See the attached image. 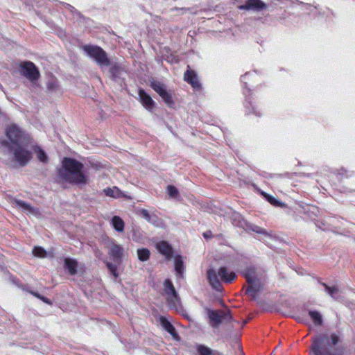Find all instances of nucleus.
I'll list each match as a JSON object with an SVG mask.
<instances>
[{
	"mask_svg": "<svg viewBox=\"0 0 355 355\" xmlns=\"http://www.w3.org/2000/svg\"><path fill=\"white\" fill-rule=\"evenodd\" d=\"M157 249L158 251L165 256L166 259H170L172 255V248L166 241H160L157 243Z\"/></svg>",
	"mask_w": 355,
	"mask_h": 355,
	"instance_id": "17",
	"label": "nucleus"
},
{
	"mask_svg": "<svg viewBox=\"0 0 355 355\" xmlns=\"http://www.w3.org/2000/svg\"><path fill=\"white\" fill-rule=\"evenodd\" d=\"M21 73L31 81L37 80L40 73L35 64L31 62H24L21 64Z\"/></svg>",
	"mask_w": 355,
	"mask_h": 355,
	"instance_id": "10",
	"label": "nucleus"
},
{
	"mask_svg": "<svg viewBox=\"0 0 355 355\" xmlns=\"http://www.w3.org/2000/svg\"><path fill=\"white\" fill-rule=\"evenodd\" d=\"M47 87L49 90L55 91L58 88V82L54 79H51L47 83Z\"/></svg>",
	"mask_w": 355,
	"mask_h": 355,
	"instance_id": "32",
	"label": "nucleus"
},
{
	"mask_svg": "<svg viewBox=\"0 0 355 355\" xmlns=\"http://www.w3.org/2000/svg\"><path fill=\"white\" fill-rule=\"evenodd\" d=\"M33 254L35 257L39 258H45L47 257V252L42 247L36 246L33 249Z\"/></svg>",
	"mask_w": 355,
	"mask_h": 355,
	"instance_id": "29",
	"label": "nucleus"
},
{
	"mask_svg": "<svg viewBox=\"0 0 355 355\" xmlns=\"http://www.w3.org/2000/svg\"><path fill=\"white\" fill-rule=\"evenodd\" d=\"M175 10H177L180 15H183L184 13H186L187 11H189V8H175Z\"/></svg>",
	"mask_w": 355,
	"mask_h": 355,
	"instance_id": "37",
	"label": "nucleus"
},
{
	"mask_svg": "<svg viewBox=\"0 0 355 355\" xmlns=\"http://www.w3.org/2000/svg\"><path fill=\"white\" fill-rule=\"evenodd\" d=\"M309 315L315 326H320L323 320L321 313L317 311H309Z\"/></svg>",
	"mask_w": 355,
	"mask_h": 355,
	"instance_id": "24",
	"label": "nucleus"
},
{
	"mask_svg": "<svg viewBox=\"0 0 355 355\" xmlns=\"http://www.w3.org/2000/svg\"><path fill=\"white\" fill-rule=\"evenodd\" d=\"M65 8L67 10L70 11L72 13H74L76 12L77 14V15H80V13L77 12V10L75 9L74 7H73L72 6L69 5V4H66L65 6Z\"/></svg>",
	"mask_w": 355,
	"mask_h": 355,
	"instance_id": "36",
	"label": "nucleus"
},
{
	"mask_svg": "<svg viewBox=\"0 0 355 355\" xmlns=\"http://www.w3.org/2000/svg\"><path fill=\"white\" fill-rule=\"evenodd\" d=\"M87 56L93 59L100 67H107L110 62L106 53L101 47L95 45H85L83 46Z\"/></svg>",
	"mask_w": 355,
	"mask_h": 355,
	"instance_id": "5",
	"label": "nucleus"
},
{
	"mask_svg": "<svg viewBox=\"0 0 355 355\" xmlns=\"http://www.w3.org/2000/svg\"><path fill=\"white\" fill-rule=\"evenodd\" d=\"M184 79L189 83L194 89L200 88V83L198 80L197 75L193 71L187 70L184 75Z\"/></svg>",
	"mask_w": 355,
	"mask_h": 355,
	"instance_id": "15",
	"label": "nucleus"
},
{
	"mask_svg": "<svg viewBox=\"0 0 355 355\" xmlns=\"http://www.w3.org/2000/svg\"><path fill=\"white\" fill-rule=\"evenodd\" d=\"M246 280L249 284L246 293L253 298H256L258 293L262 289V285L259 279L254 275V272H248L244 274Z\"/></svg>",
	"mask_w": 355,
	"mask_h": 355,
	"instance_id": "7",
	"label": "nucleus"
},
{
	"mask_svg": "<svg viewBox=\"0 0 355 355\" xmlns=\"http://www.w3.org/2000/svg\"><path fill=\"white\" fill-rule=\"evenodd\" d=\"M14 205L15 207L21 209L22 211H26L28 214H37V210L32 207L30 205L26 203L25 202L21 200H15L14 201Z\"/></svg>",
	"mask_w": 355,
	"mask_h": 355,
	"instance_id": "18",
	"label": "nucleus"
},
{
	"mask_svg": "<svg viewBox=\"0 0 355 355\" xmlns=\"http://www.w3.org/2000/svg\"><path fill=\"white\" fill-rule=\"evenodd\" d=\"M104 191L106 196L115 198L124 196L122 191L116 187L106 189L104 190Z\"/></svg>",
	"mask_w": 355,
	"mask_h": 355,
	"instance_id": "25",
	"label": "nucleus"
},
{
	"mask_svg": "<svg viewBox=\"0 0 355 355\" xmlns=\"http://www.w3.org/2000/svg\"><path fill=\"white\" fill-rule=\"evenodd\" d=\"M340 336L336 333H324L312 339L311 350L315 355H336Z\"/></svg>",
	"mask_w": 355,
	"mask_h": 355,
	"instance_id": "3",
	"label": "nucleus"
},
{
	"mask_svg": "<svg viewBox=\"0 0 355 355\" xmlns=\"http://www.w3.org/2000/svg\"><path fill=\"white\" fill-rule=\"evenodd\" d=\"M150 86L162 97L167 105L171 107L173 105L171 95L166 91L164 84L154 80L151 81Z\"/></svg>",
	"mask_w": 355,
	"mask_h": 355,
	"instance_id": "9",
	"label": "nucleus"
},
{
	"mask_svg": "<svg viewBox=\"0 0 355 355\" xmlns=\"http://www.w3.org/2000/svg\"><path fill=\"white\" fill-rule=\"evenodd\" d=\"M196 348L198 355H219L218 352L204 345H197Z\"/></svg>",
	"mask_w": 355,
	"mask_h": 355,
	"instance_id": "22",
	"label": "nucleus"
},
{
	"mask_svg": "<svg viewBox=\"0 0 355 355\" xmlns=\"http://www.w3.org/2000/svg\"><path fill=\"white\" fill-rule=\"evenodd\" d=\"M261 194L264 196L268 202H269L271 205L276 207H284L285 204L282 201L276 199L275 197L267 194L265 192H262Z\"/></svg>",
	"mask_w": 355,
	"mask_h": 355,
	"instance_id": "27",
	"label": "nucleus"
},
{
	"mask_svg": "<svg viewBox=\"0 0 355 355\" xmlns=\"http://www.w3.org/2000/svg\"><path fill=\"white\" fill-rule=\"evenodd\" d=\"M83 169V164L80 162L71 158H64L62 163V168L59 171V176L69 183L85 184L88 182V178Z\"/></svg>",
	"mask_w": 355,
	"mask_h": 355,
	"instance_id": "2",
	"label": "nucleus"
},
{
	"mask_svg": "<svg viewBox=\"0 0 355 355\" xmlns=\"http://www.w3.org/2000/svg\"><path fill=\"white\" fill-rule=\"evenodd\" d=\"M141 215L143 218H144L147 221L152 223L151 216L148 211L146 209H142L141 211Z\"/></svg>",
	"mask_w": 355,
	"mask_h": 355,
	"instance_id": "35",
	"label": "nucleus"
},
{
	"mask_svg": "<svg viewBox=\"0 0 355 355\" xmlns=\"http://www.w3.org/2000/svg\"><path fill=\"white\" fill-rule=\"evenodd\" d=\"M7 139L1 141V149L8 158L6 163L10 166H26L31 159V153L25 146L29 141L28 134L15 123L8 124L5 128Z\"/></svg>",
	"mask_w": 355,
	"mask_h": 355,
	"instance_id": "1",
	"label": "nucleus"
},
{
	"mask_svg": "<svg viewBox=\"0 0 355 355\" xmlns=\"http://www.w3.org/2000/svg\"><path fill=\"white\" fill-rule=\"evenodd\" d=\"M266 7L264 3L260 0H248L244 5L240 6L241 10H260Z\"/></svg>",
	"mask_w": 355,
	"mask_h": 355,
	"instance_id": "14",
	"label": "nucleus"
},
{
	"mask_svg": "<svg viewBox=\"0 0 355 355\" xmlns=\"http://www.w3.org/2000/svg\"><path fill=\"white\" fill-rule=\"evenodd\" d=\"M210 235H211V232H205L203 234L204 237L206 239L209 238Z\"/></svg>",
	"mask_w": 355,
	"mask_h": 355,
	"instance_id": "39",
	"label": "nucleus"
},
{
	"mask_svg": "<svg viewBox=\"0 0 355 355\" xmlns=\"http://www.w3.org/2000/svg\"><path fill=\"white\" fill-rule=\"evenodd\" d=\"M32 295H33L34 296H35L36 297L40 299L41 300H42L44 302L48 304H51V301L47 299L46 297H44V296H42L41 295H40L39 293H35V292H33V291H31L30 292Z\"/></svg>",
	"mask_w": 355,
	"mask_h": 355,
	"instance_id": "34",
	"label": "nucleus"
},
{
	"mask_svg": "<svg viewBox=\"0 0 355 355\" xmlns=\"http://www.w3.org/2000/svg\"><path fill=\"white\" fill-rule=\"evenodd\" d=\"M235 217L240 218V217H241V216H240L239 214H235Z\"/></svg>",
	"mask_w": 355,
	"mask_h": 355,
	"instance_id": "40",
	"label": "nucleus"
},
{
	"mask_svg": "<svg viewBox=\"0 0 355 355\" xmlns=\"http://www.w3.org/2000/svg\"><path fill=\"white\" fill-rule=\"evenodd\" d=\"M243 224L246 225L247 227H248L250 230L259 234H263L266 236H270V235L266 232V230L254 224H248L245 221H239L236 225L243 227Z\"/></svg>",
	"mask_w": 355,
	"mask_h": 355,
	"instance_id": "21",
	"label": "nucleus"
},
{
	"mask_svg": "<svg viewBox=\"0 0 355 355\" xmlns=\"http://www.w3.org/2000/svg\"><path fill=\"white\" fill-rule=\"evenodd\" d=\"M243 94L245 96V107L247 113H252L257 116H261L262 114L261 109L259 105L255 104V102H252L251 98L249 97L250 95V90L248 89L243 92Z\"/></svg>",
	"mask_w": 355,
	"mask_h": 355,
	"instance_id": "11",
	"label": "nucleus"
},
{
	"mask_svg": "<svg viewBox=\"0 0 355 355\" xmlns=\"http://www.w3.org/2000/svg\"><path fill=\"white\" fill-rule=\"evenodd\" d=\"M112 225L118 232H123L124 222L119 216H115L112 218Z\"/></svg>",
	"mask_w": 355,
	"mask_h": 355,
	"instance_id": "23",
	"label": "nucleus"
},
{
	"mask_svg": "<svg viewBox=\"0 0 355 355\" xmlns=\"http://www.w3.org/2000/svg\"><path fill=\"white\" fill-rule=\"evenodd\" d=\"M77 267L78 263L75 259L71 258H66L64 259V268L70 275H73L76 273Z\"/></svg>",
	"mask_w": 355,
	"mask_h": 355,
	"instance_id": "20",
	"label": "nucleus"
},
{
	"mask_svg": "<svg viewBox=\"0 0 355 355\" xmlns=\"http://www.w3.org/2000/svg\"><path fill=\"white\" fill-rule=\"evenodd\" d=\"M138 258L141 261H146L149 259L150 252L146 248H141L137 250Z\"/></svg>",
	"mask_w": 355,
	"mask_h": 355,
	"instance_id": "28",
	"label": "nucleus"
},
{
	"mask_svg": "<svg viewBox=\"0 0 355 355\" xmlns=\"http://www.w3.org/2000/svg\"><path fill=\"white\" fill-rule=\"evenodd\" d=\"M207 315L209 318L212 327L217 328L223 322H227L231 320L229 311L207 310Z\"/></svg>",
	"mask_w": 355,
	"mask_h": 355,
	"instance_id": "6",
	"label": "nucleus"
},
{
	"mask_svg": "<svg viewBox=\"0 0 355 355\" xmlns=\"http://www.w3.org/2000/svg\"><path fill=\"white\" fill-rule=\"evenodd\" d=\"M175 270L178 275L182 276L184 272V263L181 256L175 257Z\"/></svg>",
	"mask_w": 355,
	"mask_h": 355,
	"instance_id": "26",
	"label": "nucleus"
},
{
	"mask_svg": "<svg viewBox=\"0 0 355 355\" xmlns=\"http://www.w3.org/2000/svg\"><path fill=\"white\" fill-rule=\"evenodd\" d=\"M160 323L162 327L168 332L175 340H178L179 337L175 331V329L172 324L165 318H160Z\"/></svg>",
	"mask_w": 355,
	"mask_h": 355,
	"instance_id": "16",
	"label": "nucleus"
},
{
	"mask_svg": "<svg viewBox=\"0 0 355 355\" xmlns=\"http://www.w3.org/2000/svg\"><path fill=\"white\" fill-rule=\"evenodd\" d=\"M109 254L114 260L119 261L123 256V248L121 245L116 244L114 240L110 241Z\"/></svg>",
	"mask_w": 355,
	"mask_h": 355,
	"instance_id": "12",
	"label": "nucleus"
},
{
	"mask_svg": "<svg viewBox=\"0 0 355 355\" xmlns=\"http://www.w3.org/2000/svg\"><path fill=\"white\" fill-rule=\"evenodd\" d=\"M322 285L324 286L325 291L334 300H342V295L340 291L336 286L330 287L324 283H322Z\"/></svg>",
	"mask_w": 355,
	"mask_h": 355,
	"instance_id": "19",
	"label": "nucleus"
},
{
	"mask_svg": "<svg viewBox=\"0 0 355 355\" xmlns=\"http://www.w3.org/2000/svg\"><path fill=\"white\" fill-rule=\"evenodd\" d=\"M139 98L142 105L148 111H151L155 105V101L152 99L144 89H139L138 92Z\"/></svg>",
	"mask_w": 355,
	"mask_h": 355,
	"instance_id": "13",
	"label": "nucleus"
},
{
	"mask_svg": "<svg viewBox=\"0 0 355 355\" xmlns=\"http://www.w3.org/2000/svg\"><path fill=\"white\" fill-rule=\"evenodd\" d=\"M35 153H37V159L43 162V163H46L48 161V157L45 153V152L42 150L41 148H37L35 149Z\"/></svg>",
	"mask_w": 355,
	"mask_h": 355,
	"instance_id": "30",
	"label": "nucleus"
},
{
	"mask_svg": "<svg viewBox=\"0 0 355 355\" xmlns=\"http://www.w3.org/2000/svg\"><path fill=\"white\" fill-rule=\"evenodd\" d=\"M164 291L165 295L167 296L168 306L171 308H177L180 304V298L172 282L167 279L164 281Z\"/></svg>",
	"mask_w": 355,
	"mask_h": 355,
	"instance_id": "8",
	"label": "nucleus"
},
{
	"mask_svg": "<svg viewBox=\"0 0 355 355\" xmlns=\"http://www.w3.org/2000/svg\"><path fill=\"white\" fill-rule=\"evenodd\" d=\"M107 266L108 269L110 270V272L114 276L115 278L118 277L119 274L117 273V267L111 263L107 262Z\"/></svg>",
	"mask_w": 355,
	"mask_h": 355,
	"instance_id": "33",
	"label": "nucleus"
},
{
	"mask_svg": "<svg viewBox=\"0 0 355 355\" xmlns=\"http://www.w3.org/2000/svg\"><path fill=\"white\" fill-rule=\"evenodd\" d=\"M209 282L211 287L216 291H220V281L225 283L232 282L236 275L234 272L230 270L225 266L220 267L216 271L214 269H209L207 271Z\"/></svg>",
	"mask_w": 355,
	"mask_h": 355,
	"instance_id": "4",
	"label": "nucleus"
},
{
	"mask_svg": "<svg viewBox=\"0 0 355 355\" xmlns=\"http://www.w3.org/2000/svg\"><path fill=\"white\" fill-rule=\"evenodd\" d=\"M250 76V73H246L244 76H241V81L243 82L245 84L246 83L245 81L247 79L248 76Z\"/></svg>",
	"mask_w": 355,
	"mask_h": 355,
	"instance_id": "38",
	"label": "nucleus"
},
{
	"mask_svg": "<svg viewBox=\"0 0 355 355\" xmlns=\"http://www.w3.org/2000/svg\"><path fill=\"white\" fill-rule=\"evenodd\" d=\"M166 191L168 196L171 198H176L178 196V190L174 186H168Z\"/></svg>",
	"mask_w": 355,
	"mask_h": 355,
	"instance_id": "31",
	"label": "nucleus"
}]
</instances>
